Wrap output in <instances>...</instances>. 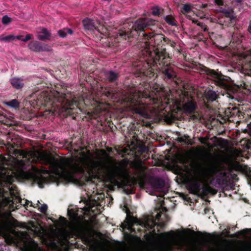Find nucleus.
<instances>
[{
	"label": "nucleus",
	"instance_id": "f257e3e1",
	"mask_svg": "<svg viewBox=\"0 0 251 251\" xmlns=\"http://www.w3.org/2000/svg\"><path fill=\"white\" fill-rule=\"evenodd\" d=\"M158 28V22L154 20L141 18L138 19L133 25V30L129 31H120V36L125 38L126 36H132L138 35V40L141 42L140 46L144 49L139 52V58L135 61L140 60L144 62L151 61L155 60L156 56L154 52L166 49L163 48V46L168 45L173 48L176 47L175 42L171 41L162 33H157L155 30Z\"/></svg>",
	"mask_w": 251,
	"mask_h": 251
},
{
	"label": "nucleus",
	"instance_id": "f03ea898",
	"mask_svg": "<svg viewBox=\"0 0 251 251\" xmlns=\"http://www.w3.org/2000/svg\"><path fill=\"white\" fill-rule=\"evenodd\" d=\"M26 101L35 109L46 108L50 111L58 110L69 115L82 111L84 104L82 97H75L71 93L66 94L57 90L50 92L36 91L26 98Z\"/></svg>",
	"mask_w": 251,
	"mask_h": 251
},
{
	"label": "nucleus",
	"instance_id": "7ed1b4c3",
	"mask_svg": "<svg viewBox=\"0 0 251 251\" xmlns=\"http://www.w3.org/2000/svg\"><path fill=\"white\" fill-rule=\"evenodd\" d=\"M153 53L156 57L155 60L147 62L140 60L133 62V66L135 68L138 76H146L149 78L155 76L156 77L159 70L164 81L173 86H178L181 80L177 77L174 68L170 65L169 54L164 50Z\"/></svg>",
	"mask_w": 251,
	"mask_h": 251
},
{
	"label": "nucleus",
	"instance_id": "20e7f679",
	"mask_svg": "<svg viewBox=\"0 0 251 251\" xmlns=\"http://www.w3.org/2000/svg\"><path fill=\"white\" fill-rule=\"evenodd\" d=\"M47 164L50 165L51 172L55 175L62 176L65 180L74 179L76 174H83L86 171V166L79 163H72L66 158H56L50 156L46 158Z\"/></svg>",
	"mask_w": 251,
	"mask_h": 251
},
{
	"label": "nucleus",
	"instance_id": "39448f33",
	"mask_svg": "<svg viewBox=\"0 0 251 251\" xmlns=\"http://www.w3.org/2000/svg\"><path fill=\"white\" fill-rule=\"evenodd\" d=\"M151 86V84H150ZM153 86L151 91L147 90L144 92L141 91L130 93L128 101L130 103L131 110L133 113L137 114L144 118L149 116L148 112V105L143 102V99H152L153 102L157 100V94L160 92L161 88L156 83L152 84Z\"/></svg>",
	"mask_w": 251,
	"mask_h": 251
},
{
	"label": "nucleus",
	"instance_id": "423d86ee",
	"mask_svg": "<svg viewBox=\"0 0 251 251\" xmlns=\"http://www.w3.org/2000/svg\"><path fill=\"white\" fill-rule=\"evenodd\" d=\"M103 169L111 177V179L116 185H122L124 188V191L126 194H131L134 193L133 188L129 189L128 186L132 187L134 184L130 182L128 177V171L126 169L115 165L112 168L106 163H104Z\"/></svg>",
	"mask_w": 251,
	"mask_h": 251
},
{
	"label": "nucleus",
	"instance_id": "0eeeda50",
	"mask_svg": "<svg viewBox=\"0 0 251 251\" xmlns=\"http://www.w3.org/2000/svg\"><path fill=\"white\" fill-rule=\"evenodd\" d=\"M68 215L75 222L73 227L74 234L78 238L84 237L86 232V226L84 222L78 219V213L72 209L68 210Z\"/></svg>",
	"mask_w": 251,
	"mask_h": 251
},
{
	"label": "nucleus",
	"instance_id": "6e6552de",
	"mask_svg": "<svg viewBox=\"0 0 251 251\" xmlns=\"http://www.w3.org/2000/svg\"><path fill=\"white\" fill-rule=\"evenodd\" d=\"M182 110L186 115L190 116L191 120L193 121H199L201 120V116L197 111V103L194 100H188L183 104Z\"/></svg>",
	"mask_w": 251,
	"mask_h": 251
},
{
	"label": "nucleus",
	"instance_id": "1a4fd4ad",
	"mask_svg": "<svg viewBox=\"0 0 251 251\" xmlns=\"http://www.w3.org/2000/svg\"><path fill=\"white\" fill-rule=\"evenodd\" d=\"M9 184L10 186L12 183H9ZM17 189L18 188L16 186H9L8 190L10 196L6 197L4 196V194L8 193V192L0 188V194H1L2 195L3 201L6 204H14L15 202H17V201L19 202H21L22 200L19 196V193L18 192Z\"/></svg>",
	"mask_w": 251,
	"mask_h": 251
},
{
	"label": "nucleus",
	"instance_id": "9d476101",
	"mask_svg": "<svg viewBox=\"0 0 251 251\" xmlns=\"http://www.w3.org/2000/svg\"><path fill=\"white\" fill-rule=\"evenodd\" d=\"M202 71L207 75L215 79V84L221 88H225L227 86L226 80L224 78V76L221 73H218L214 70L203 67Z\"/></svg>",
	"mask_w": 251,
	"mask_h": 251
},
{
	"label": "nucleus",
	"instance_id": "9b49d317",
	"mask_svg": "<svg viewBox=\"0 0 251 251\" xmlns=\"http://www.w3.org/2000/svg\"><path fill=\"white\" fill-rule=\"evenodd\" d=\"M225 167L224 166H212L210 171L214 176H216V182L219 185H222L226 183L227 173L223 171Z\"/></svg>",
	"mask_w": 251,
	"mask_h": 251
},
{
	"label": "nucleus",
	"instance_id": "f8f14e48",
	"mask_svg": "<svg viewBox=\"0 0 251 251\" xmlns=\"http://www.w3.org/2000/svg\"><path fill=\"white\" fill-rule=\"evenodd\" d=\"M201 181L197 176H193L186 181V187L189 192L195 195H199L201 190Z\"/></svg>",
	"mask_w": 251,
	"mask_h": 251
},
{
	"label": "nucleus",
	"instance_id": "ddd939ff",
	"mask_svg": "<svg viewBox=\"0 0 251 251\" xmlns=\"http://www.w3.org/2000/svg\"><path fill=\"white\" fill-rule=\"evenodd\" d=\"M28 48L31 50L36 52L49 51L51 50V47L48 44L38 41H31L28 44Z\"/></svg>",
	"mask_w": 251,
	"mask_h": 251
},
{
	"label": "nucleus",
	"instance_id": "4468645a",
	"mask_svg": "<svg viewBox=\"0 0 251 251\" xmlns=\"http://www.w3.org/2000/svg\"><path fill=\"white\" fill-rule=\"evenodd\" d=\"M102 95L113 101H118L120 99V96L119 92L113 87L102 88Z\"/></svg>",
	"mask_w": 251,
	"mask_h": 251
},
{
	"label": "nucleus",
	"instance_id": "2eb2a0df",
	"mask_svg": "<svg viewBox=\"0 0 251 251\" xmlns=\"http://www.w3.org/2000/svg\"><path fill=\"white\" fill-rule=\"evenodd\" d=\"M220 251H251V242H248L239 246L225 244Z\"/></svg>",
	"mask_w": 251,
	"mask_h": 251
},
{
	"label": "nucleus",
	"instance_id": "dca6fc26",
	"mask_svg": "<svg viewBox=\"0 0 251 251\" xmlns=\"http://www.w3.org/2000/svg\"><path fill=\"white\" fill-rule=\"evenodd\" d=\"M149 183L154 189H161L165 186V181L161 178L155 176H150L148 179Z\"/></svg>",
	"mask_w": 251,
	"mask_h": 251
},
{
	"label": "nucleus",
	"instance_id": "f3484780",
	"mask_svg": "<svg viewBox=\"0 0 251 251\" xmlns=\"http://www.w3.org/2000/svg\"><path fill=\"white\" fill-rule=\"evenodd\" d=\"M134 24H135V23L134 24H132L131 28H129V27H128V23L124 24L123 27L122 28L119 29L118 30V32L116 33V34L115 35V38L114 42H120V40L121 39H126L127 38H129L131 37H137V38L138 39V36L136 35L135 36H126V37H125V38L122 37L121 36H120V31H121V30L126 31V33L128 31H129V33H130V31L133 30V25H134ZM129 26H130V25H129Z\"/></svg>",
	"mask_w": 251,
	"mask_h": 251
},
{
	"label": "nucleus",
	"instance_id": "a211bd4d",
	"mask_svg": "<svg viewBox=\"0 0 251 251\" xmlns=\"http://www.w3.org/2000/svg\"><path fill=\"white\" fill-rule=\"evenodd\" d=\"M82 23L84 28L86 30L93 31L97 29L98 27L99 24L98 22L88 18L84 19Z\"/></svg>",
	"mask_w": 251,
	"mask_h": 251
},
{
	"label": "nucleus",
	"instance_id": "6ab92c4d",
	"mask_svg": "<svg viewBox=\"0 0 251 251\" xmlns=\"http://www.w3.org/2000/svg\"><path fill=\"white\" fill-rule=\"evenodd\" d=\"M227 17H219L218 23L223 25L227 26H233L236 23V17H233V20H230Z\"/></svg>",
	"mask_w": 251,
	"mask_h": 251
},
{
	"label": "nucleus",
	"instance_id": "aec40b11",
	"mask_svg": "<svg viewBox=\"0 0 251 251\" xmlns=\"http://www.w3.org/2000/svg\"><path fill=\"white\" fill-rule=\"evenodd\" d=\"M106 79L110 83L117 81L119 77V74L114 71H106L104 72Z\"/></svg>",
	"mask_w": 251,
	"mask_h": 251
},
{
	"label": "nucleus",
	"instance_id": "412c9836",
	"mask_svg": "<svg viewBox=\"0 0 251 251\" xmlns=\"http://www.w3.org/2000/svg\"><path fill=\"white\" fill-rule=\"evenodd\" d=\"M220 17H227L230 20H233V17H236L234 12L233 9L231 8H221L220 10Z\"/></svg>",
	"mask_w": 251,
	"mask_h": 251
},
{
	"label": "nucleus",
	"instance_id": "4be33fe9",
	"mask_svg": "<svg viewBox=\"0 0 251 251\" xmlns=\"http://www.w3.org/2000/svg\"><path fill=\"white\" fill-rule=\"evenodd\" d=\"M10 83L13 88L19 90L24 86V79L19 77H13L10 79Z\"/></svg>",
	"mask_w": 251,
	"mask_h": 251
},
{
	"label": "nucleus",
	"instance_id": "5701e85b",
	"mask_svg": "<svg viewBox=\"0 0 251 251\" xmlns=\"http://www.w3.org/2000/svg\"><path fill=\"white\" fill-rule=\"evenodd\" d=\"M41 34L38 35L37 38L40 41L50 40L51 34L48 30L45 28H43L40 32Z\"/></svg>",
	"mask_w": 251,
	"mask_h": 251
},
{
	"label": "nucleus",
	"instance_id": "b1692460",
	"mask_svg": "<svg viewBox=\"0 0 251 251\" xmlns=\"http://www.w3.org/2000/svg\"><path fill=\"white\" fill-rule=\"evenodd\" d=\"M177 141L181 143H184L187 145H193L194 143L191 140L190 137L186 134H184L182 137H178Z\"/></svg>",
	"mask_w": 251,
	"mask_h": 251
},
{
	"label": "nucleus",
	"instance_id": "393cba45",
	"mask_svg": "<svg viewBox=\"0 0 251 251\" xmlns=\"http://www.w3.org/2000/svg\"><path fill=\"white\" fill-rule=\"evenodd\" d=\"M160 236L166 240H170L175 237V232L174 230H171L169 232L161 233Z\"/></svg>",
	"mask_w": 251,
	"mask_h": 251
},
{
	"label": "nucleus",
	"instance_id": "a878e982",
	"mask_svg": "<svg viewBox=\"0 0 251 251\" xmlns=\"http://www.w3.org/2000/svg\"><path fill=\"white\" fill-rule=\"evenodd\" d=\"M206 97L208 101H213L216 100L217 95L215 92L209 90L206 93Z\"/></svg>",
	"mask_w": 251,
	"mask_h": 251
},
{
	"label": "nucleus",
	"instance_id": "bb28decb",
	"mask_svg": "<svg viewBox=\"0 0 251 251\" xmlns=\"http://www.w3.org/2000/svg\"><path fill=\"white\" fill-rule=\"evenodd\" d=\"M7 105L15 108H18L20 106V102L16 99H14L6 102Z\"/></svg>",
	"mask_w": 251,
	"mask_h": 251
},
{
	"label": "nucleus",
	"instance_id": "cd10ccee",
	"mask_svg": "<svg viewBox=\"0 0 251 251\" xmlns=\"http://www.w3.org/2000/svg\"><path fill=\"white\" fill-rule=\"evenodd\" d=\"M192 6L190 3H186L183 5L181 9V12L185 14L189 13L192 10Z\"/></svg>",
	"mask_w": 251,
	"mask_h": 251
},
{
	"label": "nucleus",
	"instance_id": "c85d7f7f",
	"mask_svg": "<svg viewBox=\"0 0 251 251\" xmlns=\"http://www.w3.org/2000/svg\"><path fill=\"white\" fill-rule=\"evenodd\" d=\"M166 22L169 25H176L175 19L171 15H167L165 17Z\"/></svg>",
	"mask_w": 251,
	"mask_h": 251
},
{
	"label": "nucleus",
	"instance_id": "c756f323",
	"mask_svg": "<svg viewBox=\"0 0 251 251\" xmlns=\"http://www.w3.org/2000/svg\"><path fill=\"white\" fill-rule=\"evenodd\" d=\"M99 164L97 163H92L88 168L89 174L94 173L99 167Z\"/></svg>",
	"mask_w": 251,
	"mask_h": 251
},
{
	"label": "nucleus",
	"instance_id": "7c9ffc66",
	"mask_svg": "<svg viewBox=\"0 0 251 251\" xmlns=\"http://www.w3.org/2000/svg\"><path fill=\"white\" fill-rule=\"evenodd\" d=\"M193 23L197 24V25L201 27V28L204 31H206L208 30L207 25H206L203 23L198 21V20H193Z\"/></svg>",
	"mask_w": 251,
	"mask_h": 251
},
{
	"label": "nucleus",
	"instance_id": "2f4dec72",
	"mask_svg": "<svg viewBox=\"0 0 251 251\" xmlns=\"http://www.w3.org/2000/svg\"><path fill=\"white\" fill-rule=\"evenodd\" d=\"M135 169L140 172H144L145 168L141 163H135L134 164Z\"/></svg>",
	"mask_w": 251,
	"mask_h": 251
},
{
	"label": "nucleus",
	"instance_id": "473e14b6",
	"mask_svg": "<svg viewBox=\"0 0 251 251\" xmlns=\"http://www.w3.org/2000/svg\"><path fill=\"white\" fill-rule=\"evenodd\" d=\"M15 39V37L14 35H9L2 38L1 40L5 42H9L14 40Z\"/></svg>",
	"mask_w": 251,
	"mask_h": 251
},
{
	"label": "nucleus",
	"instance_id": "72a5a7b5",
	"mask_svg": "<svg viewBox=\"0 0 251 251\" xmlns=\"http://www.w3.org/2000/svg\"><path fill=\"white\" fill-rule=\"evenodd\" d=\"M1 22L4 25H7L11 22V19L7 15H5L2 18Z\"/></svg>",
	"mask_w": 251,
	"mask_h": 251
},
{
	"label": "nucleus",
	"instance_id": "f704fd0d",
	"mask_svg": "<svg viewBox=\"0 0 251 251\" xmlns=\"http://www.w3.org/2000/svg\"><path fill=\"white\" fill-rule=\"evenodd\" d=\"M151 13L154 16H159L160 14V9L159 7H154L152 9Z\"/></svg>",
	"mask_w": 251,
	"mask_h": 251
},
{
	"label": "nucleus",
	"instance_id": "c9c22d12",
	"mask_svg": "<svg viewBox=\"0 0 251 251\" xmlns=\"http://www.w3.org/2000/svg\"><path fill=\"white\" fill-rule=\"evenodd\" d=\"M18 165L20 169L22 171H24L26 169V164L24 160H20L18 162Z\"/></svg>",
	"mask_w": 251,
	"mask_h": 251
},
{
	"label": "nucleus",
	"instance_id": "e433bc0d",
	"mask_svg": "<svg viewBox=\"0 0 251 251\" xmlns=\"http://www.w3.org/2000/svg\"><path fill=\"white\" fill-rule=\"evenodd\" d=\"M48 208V205L46 204H43L41 205L39 209L41 212L45 214L47 211Z\"/></svg>",
	"mask_w": 251,
	"mask_h": 251
},
{
	"label": "nucleus",
	"instance_id": "4c0bfd02",
	"mask_svg": "<svg viewBox=\"0 0 251 251\" xmlns=\"http://www.w3.org/2000/svg\"><path fill=\"white\" fill-rule=\"evenodd\" d=\"M58 34L59 36L61 38H64L67 35L66 30L65 28H64L62 30H59L58 31Z\"/></svg>",
	"mask_w": 251,
	"mask_h": 251
},
{
	"label": "nucleus",
	"instance_id": "58836bf2",
	"mask_svg": "<svg viewBox=\"0 0 251 251\" xmlns=\"http://www.w3.org/2000/svg\"><path fill=\"white\" fill-rule=\"evenodd\" d=\"M15 155H19L20 156H25V152L24 151L21 150H15L14 151Z\"/></svg>",
	"mask_w": 251,
	"mask_h": 251
},
{
	"label": "nucleus",
	"instance_id": "ea45409f",
	"mask_svg": "<svg viewBox=\"0 0 251 251\" xmlns=\"http://www.w3.org/2000/svg\"><path fill=\"white\" fill-rule=\"evenodd\" d=\"M139 185L141 188L145 189L146 188L147 183L144 180H141L139 182Z\"/></svg>",
	"mask_w": 251,
	"mask_h": 251
},
{
	"label": "nucleus",
	"instance_id": "a19ab883",
	"mask_svg": "<svg viewBox=\"0 0 251 251\" xmlns=\"http://www.w3.org/2000/svg\"><path fill=\"white\" fill-rule=\"evenodd\" d=\"M32 36L31 34H27L26 35L25 37V38H23V39H22V41L26 42L27 41L30 40L32 38Z\"/></svg>",
	"mask_w": 251,
	"mask_h": 251
},
{
	"label": "nucleus",
	"instance_id": "79ce46f5",
	"mask_svg": "<svg viewBox=\"0 0 251 251\" xmlns=\"http://www.w3.org/2000/svg\"><path fill=\"white\" fill-rule=\"evenodd\" d=\"M187 230L191 231L193 233V234H197V235H198V236H201L202 235V233L201 231H197L196 232L194 230H191L190 229H189V228L187 229Z\"/></svg>",
	"mask_w": 251,
	"mask_h": 251
},
{
	"label": "nucleus",
	"instance_id": "37998d69",
	"mask_svg": "<svg viewBox=\"0 0 251 251\" xmlns=\"http://www.w3.org/2000/svg\"><path fill=\"white\" fill-rule=\"evenodd\" d=\"M209 194H211L212 195H215L217 194V190H216V189L211 187L210 186H209Z\"/></svg>",
	"mask_w": 251,
	"mask_h": 251
},
{
	"label": "nucleus",
	"instance_id": "c03bdc74",
	"mask_svg": "<svg viewBox=\"0 0 251 251\" xmlns=\"http://www.w3.org/2000/svg\"><path fill=\"white\" fill-rule=\"evenodd\" d=\"M209 186L207 187H205L202 189V192L204 194H208L209 193Z\"/></svg>",
	"mask_w": 251,
	"mask_h": 251
},
{
	"label": "nucleus",
	"instance_id": "a18cd8bd",
	"mask_svg": "<svg viewBox=\"0 0 251 251\" xmlns=\"http://www.w3.org/2000/svg\"><path fill=\"white\" fill-rule=\"evenodd\" d=\"M215 3L218 5H223L224 2L222 0H214Z\"/></svg>",
	"mask_w": 251,
	"mask_h": 251
},
{
	"label": "nucleus",
	"instance_id": "49530a36",
	"mask_svg": "<svg viewBox=\"0 0 251 251\" xmlns=\"http://www.w3.org/2000/svg\"><path fill=\"white\" fill-rule=\"evenodd\" d=\"M199 141L202 144H205V143H206L205 139L203 137H200L199 138Z\"/></svg>",
	"mask_w": 251,
	"mask_h": 251
},
{
	"label": "nucleus",
	"instance_id": "de8ad7c7",
	"mask_svg": "<svg viewBox=\"0 0 251 251\" xmlns=\"http://www.w3.org/2000/svg\"><path fill=\"white\" fill-rule=\"evenodd\" d=\"M67 34H72L73 33V30L70 28H65Z\"/></svg>",
	"mask_w": 251,
	"mask_h": 251
},
{
	"label": "nucleus",
	"instance_id": "09e8293b",
	"mask_svg": "<svg viewBox=\"0 0 251 251\" xmlns=\"http://www.w3.org/2000/svg\"><path fill=\"white\" fill-rule=\"evenodd\" d=\"M248 31L251 34V21L250 22L249 25L248 26Z\"/></svg>",
	"mask_w": 251,
	"mask_h": 251
},
{
	"label": "nucleus",
	"instance_id": "8fccbe9b",
	"mask_svg": "<svg viewBox=\"0 0 251 251\" xmlns=\"http://www.w3.org/2000/svg\"><path fill=\"white\" fill-rule=\"evenodd\" d=\"M204 234L208 237V239H207V240H211L210 237H211V235L210 233L204 232Z\"/></svg>",
	"mask_w": 251,
	"mask_h": 251
},
{
	"label": "nucleus",
	"instance_id": "3c124183",
	"mask_svg": "<svg viewBox=\"0 0 251 251\" xmlns=\"http://www.w3.org/2000/svg\"><path fill=\"white\" fill-rule=\"evenodd\" d=\"M23 37V36L22 35H18L17 36L16 38L18 39V40H21L22 41V39H23V38H22Z\"/></svg>",
	"mask_w": 251,
	"mask_h": 251
},
{
	"label": "nucleus",
	"instance_id": "603ef678",
	"mask_svg": "<svg viewBox=\"0 0 251 251\" xmlns=\"http://www.w3.org/2000/svg\"><path fill=\"white\" fill-rule=\"evenodd\" d=\"M234 37H235V35H232V39H233V41H237H237H240L239 40H235L234 39Z\"/></svg>",
	"mask_w": 251,
	"mask_h": 251
},
{
	"label": "nucleus",
	"instance_id": "864d4df0",
	"mask_svg": "<svg viewBox=\"0 0 251 251\" xmlns=\"http://www.w3.org/2000/svg\"><path fill=\"white\" fill-rule=\"evenodd\" d=\"M103 36L101 37V40L103 39H106V35L102 34Z\"/></svg>",
	"mask_w": 251,
	"mask_h": 251
},
{
	"label": "nucleus",
	"instance_id": "5fc2aeb1",
	"mask_svg": "<svg viewBox=\"0 0 251 251\" xmlns=\"http://www.w3.org/2000/svg\"><path fill=\"white\" fill-rule=\"evenodd\" d=\"M235 1L237 3H241L242 1V0H236Z\"/></svg>",
	"mask_w": 251,
	"mask_h": 251
},
{
	"label": "nucleus",
	"instance_id": "6e6d98bb",
	"mask_svg": "<svg viewBox=\"0 0 251 251\" xmlns=\"http://www.w3.org/2000/svg\"><path fill=\"white\" fill-rule=\"evenodd\" d=\"M149 251H156L154 249L151 248L149 250Z\"/></svg>",
	"mask_w": 251,
	"mask_h": 251
},
{
	"label": "nucleus",
	"instance_id": "4d7b16f0",
	"mask_svg": "<svg viewBox=\"0 0 251 251\" xmlns=\"http://www.w3.org/2000/svg\"><path fill=\"white\" fill-rule=\"evenodd\" d=\"M90 117H91V118H96V116H94L92 115H90Z\"/></svg>",
	"mask_w": 251,
	"mask_h": 251
},
{
	"label": "nucleus",
	"instance_id": "13d9d810",
	"mask_svg": "<svg viewBox=\"0 0 251 251\" xmlns=\"http://www.w3.org/2000/svg\"><path fill=\"white\" fill-rule=\"evenodd\" d=\"M109 39H110L108 37V39H107V40H108V43H109V46H111V44H110V41H109Z\"/></svg>",
	"mask_w": 251,
	"mask_h": 251
},
{
	"label": "nucleus",
	"instance_id": "bf43d9fd",
	"mask_svg": "<svg viewBox=\"0 0 251 251\" xmlns=\"http://www.w3.org/2000/svg\"><path fill=\"white\" fill-rule=\"evenodd\" d=\"M107 150L109 152H110L112 151V149L111 148H108Z\"/></svg>",
	"mask_w": 251,
	"mask_h": 251
},
{
	"label": "nucleus",
	"instance_id": "052dcab7",
	"mask_svg": "<svg viewBox=\"0 0 251 251\" xmlns=\"http://www.w3.org/2000/svg\"><path fill=\"white\" fill-rule=\"evenodd\" d=\"M187 18L189 19H191V16H189V15H187Z\"/></svg>",
	"mask_w": 251,
	"mask_h": 251
},
{
	"label": "nucleus",
	"instance_id": "680f3d73",
	"mask_svg": "<svg viewBox=\"0 0 251 251\" xmlns=\"http://www.w3.org/2000/svg\"><path fill=\"white\" fill-rule=\"evenodd\" d=\"M45 173L46 174H49V171L47 170H45Z\"/></svg>",
	"mask_w": 251,
	"mask_h": 251
},
{
	"label": "nucleus",
	"instance_id": "e2e57ef3",
	"mask_svg": "<svg viewBox=\"0 0 251 251\" xmlns=\"http://www.w3.org/2000/svg\"><path fill=\"white\" fill-rule=\"evenodd\" d=\"M101 151L103 152L104 153H106L105 151L104 150H101Z\"/></svg>",
	"mask_w": 251,
	"mask_h": 251
},
{
	"label": "nucleus",
	"instance_id": "0e129e2a",
	"mask_svg": "<svg viewBox=\"0 0 251 251\" xmlns=\"http://www.w3.org/2000/svg\"><path fill=\"white\" fill-rule=\"evenodd\" d=\"M249 181H250V183H251V176L249 178Z\"/></svg>",
	"mask_w": 251,
	"mask_h": 251
},
{
	"label": "nucleus",
	"instance_id": "69168bd1",
	"mask_svg": "<svg viewBox=\"0 0 251 251\" xmlns=\"http://www.w3.org/2000/svg\"><path fill=\"white\" fill-rule=\"evenodd\" d=\"M61 218H62V219H63L64 220H65V218L63 217H61Z\"/></svg>",
	"mask_w": 251,
	"mask_h": 251
},
{
	"label": "nucleus",
	"instance_id": "338daca9",
	"mask_svg": "<svg viewBox=\"0 0 251 251\" xmlns=\"http://www.w3.org/2000/svg\"><path fill=\"white\" fill-rule=\"evenodd\" d=\"M26 251H29V250L27 249Z\"/></svg>",
	"mask_w": 251,
	"mask_h": 251
},
{
	"label": "nucleus",
	"instance_id": "774afa93",
	"mask_svg": "<svg viewBox=\"0 0 251 251\" xmlns=\"http://www.w3.org/2000/svg\"><path fill=\"white\" fill-rule=\"evenodd\" d=\"M88 114L91 115V113H89V112H88Z\"/></svg>",
	"mask_w": 251,
	"mask_h": 251
}]
</instances>
